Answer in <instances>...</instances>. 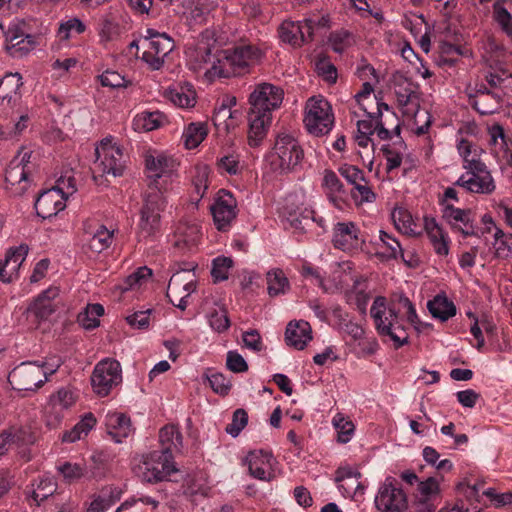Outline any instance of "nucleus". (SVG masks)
<instances>
[{
	"label": "nucleus",
	"instance_id": "obj_3",
	"mask_svg": "<svg viewBox=\"0 0 512 512\" xmlns=\"http://www.w3.org/2000/svg\"><path fill=\"white\" fill-rule=\"evenodd\" d=\"M283 99L284 91L280 86L267 82L255 86L249 96L248 142L250 146H257L266 136L272 120L271 113L281 106Z\"/></svg>",
	"mask_w": 512,
	"mask_h": 512
},
{
	"label": "nucleus",
	"instance_id": "obj_48",
	"mask_svg": "<svg viewBox=\"0 0 512 512\" xmlns=\"http://www.w3.org/2000/svg\"><path fill=\"white\" fill-rule=\"evenodd\" d=\"M28 177V170L24 166H21V162L18 158H13L5 172V181L7 184L14 186L15 184H21L26 181Z\"/></svg>",
	"mask_w": 512,
	"mask_h": 512
},
{
	"label": "nucleus",
	"instance_id": "obj_19",
	"mask_svg": "<svg viewBox=\"0 0 512 512\" xmlns=\"http://www.w3.org/2000/svg\"><path fill=\"white\" fill-rule=\"evenodd\" d=\"M333 245L344 252L359 250L364 243L360 229L353 222H338L333 228Z\"/></svg>",
	"mask_w": 512,
	"mask_h": 512
},
{
	"label": "nucleus",
	"instance_id": "obj_27",
	"mask_svg": "<svg viewBox=\"0 0 512 512\" xmlns=\"http://www.w3.org/2000/svg\"><path fill=\"white\" fill-rule=\"evenodd\" d=\"M106 426L108 434L117 443H121L132 432L130 418L122 413L108 414L106 416Z\"/></svg>",
	"mask_w": 512,
	"mask_h": 512
},
{
	"label": "nucleus",
	"instance_id": "obj_54",
	"mask_svg": "<svg viewBox=\"0 0 512 512\" xmlns=\"http://www.w3.org/2000/svg\"><path fill=\"white\" fill-rule=\"evenodd\" d=\"M57 469L68 482L77 481L85 475V467L78 463L65 462Z\"/></svg>",
	"mask_w": 512,
	"mask_h": 512
},
{
	"label": "nucleus",
	"instance_id": "obj_34",
	"mask_svg": "<svg viewBox=\"0 0 512 512\" xmlns=\"http://www.w3.org/2000/svg\"><path fill=\"white\" fill-rule=\"evenodd\" d=\"M183 437L178 428L174 425H166L159 432L161 451L170 452L174 455L182 447Z\"/></svg>",
	"mask_w": 512,
	"mask_h": 512
},
{
	"label": "nucleus",
	"instance_id": "obj_57",
	"mask_svg": "<svg viewBox=\"0 0 512 512\" xmlns=\"http://www.w3.org/2000/svg\"><path fill=\"white\" fill-rule=\"evenodd\" d=\"M352 198L359 203L363 202H373L376 199V194L372 191V189L367 185V181H359L357 184L353 185V189L351 190Z\"/></svg>",
	"mask_w": 512,
	"mask_h": 512
},
{
	"label": "nucleus",
	"instance_id": "obj_64",
	"mask_svg": "<svg viewBox=\"0 0 512 512\" xmlns=\"http://www.w3.org/2000/svg\"><path fill=\"white\" fill-rule=\"evenodd\" d=\"M316 69L318 74L328 83H335L337 80V69L336 67L327 60H319L316 63Z\"/></svg>",
	"mask_w": 512,
	"mask_h": 512
},
{
	"label": "nucleus",
	"instance_id": "obj_46",
	"mask_svg": "<svg viewBox=\"0 0 512 512\" xmlns=\"http://www.w3.org/2000/svg\"><path fill=\"white\" fill-rule=\"evenodd\" d=\"M332 424L337 431V440L340 443H347L351 440L355 426L351 420L346 418L343 414L337 413L333 419Z\"/></svg>",
	"mask_w": 512,
	"mask_h": 512
},
{
	"label": "nucleus",
	"instance_id": "obj_24",
	"mask_svg": "<svg viewBox=\"0 0 512 512\" xmlns=\"http://www.w3.org/2000/svg\"><path fill=\"white\" fill-rule=\"evenodd\" d=\"M322 187L329 201L338 209L346 205L347 192L343 183L333 170L324 171Z\"/></svg>",
	"mask_w": 512,
	"mask_h": 512
},
{
	"label": "nucleus",
	"instance_id": "obj_35",
	"mask_svg": "<svg viewBox=\"0 0 512 512\" xmlns=\"http://www.w3.org/2000/svg\"><path fill=\"white\" fill-rule=\"evenodd\" d=\"M207 135L208 127L205 122H191L184 128L182 139L186 148L194 149L199 146Z\"/></svg>",
	"mask_w": 512,
	"mask_h": 512
},
{
	"label": "nucleus",
	"instance_id": "obj_52",
	"mask_svg": "<svg viewBox=\"0 0 512 512\" xmlns=\"http://www.w3.org/2000/svg\"><path fill=\"white\" fill-rule=\"evenodd\" d=\"M98 78L102 86L113 89L127 87L130 84L123 75L111 70H106Z\"/></svg>",
	"mask_w": 512,
	"mask_h": 512
},
{
	"label": "nucleus",
	"instance_id": "obj_11",
	"mask_svg": "<svg viewBox=\"0 0 512 512\" xmlns=\"http://www.w3.org/2000/svg\"><path fill=\"white\" fill-rule=\"evenodd\" d=\"M210 212L216 229L220 232L229 231L238 214L236 198L230 191L220 189L210 205Z\"/></svg>",
	"mask_w": 512,
	"mask_h": 512
},
{
	"label": "nucleus",
	"instance_id": "obj_14",
	"mask_svg": "<svg viewBox=\"0 0 512 512\" xmlns=\"http://www.w3.org/2000/svg\"><path fill=\"white\" fill-rule=\"evenodd\" d=\"M145 166L148 178L150 179L147 189L150 186H158L159 190L164 191V185L171 178L178 163L175 159L162 152H153L145 156Z\"/></svg>",
	"mask_w": 512,
	"mask_h": 512
},
{
	"label": "nucleus",
	"instance_id": "obj_25",
	"mask_svg": "<svg viewBox=\"0 0 512 512\" xmlns=\"http://www.w3.org/2000/svg\"><path fill=\"white\" fill-rule=\"evenodd\" d=\"M311 339L312 330L307 321H292L288 324L285 332V340L288 345L293 346L298 350H302L306 347L308 342L311 341Z\"/></svg>",
	"mask_w": 512,
	"mask_h": 512
},
{
	"label": "nucleus",
	"instance_id": "obj_32",
	"mask_svg": "<svg viewBox=\"0 0 512 512\" xmlns=\"http://www.w3.org/2000/svg\"><path fill=\"white\" fill-rule=\"evenodd\" d=\"M491 71L486 75V81L493 90L503 93L504 89L512 88V73L502 64H490Z\"/></svg>",
	"mask_w": 512,
	"mask_h": 512
},
{
	"label": "nucleus",
	"instance_id": "obj_8",
	"mask_svg": "<svg viewBox=\"0 0 512 512\" xmlns=\"http://www.w3.org/2000/svg\"><path fill=\"white\" fill-rule=\"evenodd\" d=\"M36 441L29 427L12 425L0 432V456L16 451L25 461L30 460L29 447Z\"/></svg>",
	"mask_w": 512,
	"mask_h": 512
},
{
	"label": "nucleus",
	"instance_id": "obj_30",
	"mask_svg": "<svg viewBox=\"0 0 512 512\" xmlns=\"http://www.w3.org/2000/svg\"><path fill=\"white\" fill-rule=\"evenodd\" d=\"M456 148L462 158L463 169H470L478 163H483L481 160L483 150L477 144L461 137L456 140Z\"/></svg>",
	"mask_w": 512,
	"mask_h": 512
},
{
	"label": "nucleus",
	"instance_id": "obj_15",
	"mask_svg": "<svg viewBox=\"0 0 512 512\" xmlns=\"http://www.w3.org/2000/svg\"><path fill=\"white\" fill-rule=\"evenodd\" d=\"M43 369L38 362H22L8 375V382L18 391H34L40 388L45 379H42Z\"/></svg>",
	"mask_w": 512,
	"mask_h": 512
},
{
	"label": "nucleus",
	"instance_id": "obj_22",
	"mask_svg": "<svg viewBox=\"0 0 512 512\" xmlns=\"http://www.w3.org/2000/svg\"><path fill=\"white\" fill-rule=\"evenodd\" d=\"M59 293V288L49 287L35 299L30 310L38 319L47 320L61 303Z\"/></svg>",
	"mask_w": 512,
	"mask_h": 512
},
{
	"label": "nucleus",
	"instance_id": "obj_37",
	"mask_svg": "<svg viewBox=\"0 0 512 512\" xmlns=\"http://www.w3.org/2000/svg\"><path fill=\"white\" fill-rule=\"evenodd\" d=\"M96 424V418L92 413L86 414L71 430L64 432L62 441L73 443L88 435Z\"/></svg>",
	"mask_w": 512,
	"mask_h": 512
},
{
	"label": "nucleus",
	"instance_id": "obj_17",
	"mask_svg": "<svg viewBox=\"0 0 512 512\" xmlns=\"http://www.w3.org/2000/svg\"><path fill=\"white\" fill-rule=\"evenodd\" d=\"M443 220L449 225L453 232L461 233L463 238L470 236L480 237L478 228L474 224L471 209H462L454 205H445L441 209Z\"/></svg>",
	"mask_w": 512,
	"mask_h": 512
},
{
	"label": "nucleus",
	"instance_id": "obj_12",
	"mask_svg": "<svg viewBox=\"0 0 512 512\" xmlns=\"http://www.w3.org/2000/svg\"><path fill=\"white\" fill-rule=\"evenodd\" d=\"M143 44L147 50L142 54L141 59L145 61L151 69L159 70L163 64V58L172 51L174 47L173 40L165 33H159L153 29H147L143 37Z\"/></svg>",
	"mask_w": 512,
	"mask_h": 512
},
{
	"label": "nucleus",
	"instance_id": "obj_59",
	"mask_svg": "<svg viewBox=\"0 0 512 512\" xmlns=\"http://www.w3.org/2000/svg\"><path fill=\"white\" fill-rule=\"evenodd\" d=\"M338 172L344 177L348 183L355 185L359 181L365 182V175L363 170L354 165L343 164L338 168Z\"/></svg>",
	"mask_w": 512,
	"mask_h": 512
},
{
	"label": "nucleus",
	"instance_id": "obj_2",
	"mask_svg": "<svg viewBox=\"0 0 512 512\" xmlns=\"http://www.w3.org/2000/svg\"><path fill=\"white\" fill-rule=\"evenodd\" d=\"M438 482L430 477L419 484V495L408 505L400 481L387 477L375 496V506L380 512H435L434 499L438 495Z\"/></svg>",
	"mask_w": 512,
	"mask_h": 512
},
{
	"label": "nucleus",
	"instance_id": "obj_56",
	"mask_svg": "<svg viewBox=\"0 0 512 512\" xmlns=\"http://www.w3.org/2000/svg\"><path fill=\"white\" fill-rule=\"evenodd\" d=\"M329 43L333 51L342 53L351 45V33L346 30L332 32L329 36Z\"/></svg>",
	"mask_w": 512,
	"mask_h": 512
},
{
	"label": "nucleus",
	"instance_id": "obj_61",
	"mask_svg": "<svg viewBox=\"0 0 512 512\" xmlns=\"http://www.w3.org/2000/svg\"><path fill=\"white\" fill-rule=\"evenodd\" d=\"M53 188L57 190L58 194L61 193L62 195L69 197L77 191L76 180L74 176L66 174L57 180V183Z\"/></svg>",
	"mask_w": 512,
	"mask_h": 512
},
{
	"label": "nucleus",
	"instance_id": "obj_41",
	"mask_svg": "<svg viewBox=\"0 0 512 512\" xmlns=\"http://www.w3.org/2000/svg\"><path fill=\"white\" fill-rule=\"evenodd\" d=\"M268 294L272 297L285 294L289 288V280L281 269H274L267 273Z\"/></svg>",
	"mask_w": 512,
	"mask_h": 512
},
{
	"label": "nucleus",
	"instance_id": "obj_16",
	"mask_svg": "<svg viewBox=\"0 0 512 512\" xmlns=\"http://www.w3.org/2000/svg\"><path fill=\"white\" fill-rule=\"evenodd\" d=\"M25 26L24 22L13 21L5 30L4 25L0 22V33L5 37L6 49L13 57L26 54L35 45L34 36L26 33Z\"/></svg>",
	"mask_w": 512,
	"mask_h": 512
},
{
	"label": "nucleus",
	"instance_id": "obj_40",
	"mask_svg": "<svg viewBox=\"0 0 512 512\" xmlns=\"http://www.w3.org/2000/svg\"><path fill=\"white\" fill-rule=\"evenodd\" d=\"M482 48L490 64H502V61L506 58V48L493 35H487L483 41Z\"/></svg>",
	"mask_w": 512,
	"mask_h": 512
},
{
	"label": "nucleus",
	"instance_id": "obj_58",
	"mask_svg": "<svg viewBox=\"0 0 512 512\" xmlns=\"http://www.w3.org/2000/svg\"><path fill=\"white\" fill-rule=\"evenodd\" d=\"M310 217H313V210L305 209L299 215L290 214L287 222L295 230L306 232L310 228Z\"/></svg>",
	"mask_w": 512,
	"mask_h": 512
},
{
	"label": "nucleus",
	"instance_id": "obj_51",
	"mask_svg": "<svg viewBox=\"0 0 512 512\" xmlns=\"http://www.w3.org/2000/svg\"><path fill=\"white\" fill-rule=\"evenodd\" d=\"M248 423V414L244 409H236L232 415V421L229 423L225 431L232 437H237Z\"/></svg>",
	"mask_w": 512,
	"mask_h": 512
},
{
	"label": "nucleus",
	"instance_id": "obj_21",
	"mask_svg": "<svg viewBox=\"0 0 512 512\" xmlns=\"http://www.w3.org/2000/svg\"><path fill=\"white\" fill-rule=\"evenodd\" d=\"M28 253L26 245L10 248L4 260H0V280L10 283L18 277V271Z\"/></svg>",
	"mask_w": 512,
	"mask_h": 512
},
{
	"label": "nucleus",
	"instance_id": "obj_5",
	"mask_svg": "<svg viewBox=\"0 0 512 512\" xmlns=\"http://www.w3.org/2000/svg\"><path fill=\"white\" fill-rule=\"evenodd\" d=\"M304 124L308 132L317 137L332 130L334 114L330 103L323 96H313L307 100Z\"/></svg>",
	"mask_w": 512,
	"mask_h": 512
},
{
	"label": "nucleus",
	"instance_id": "obj_18",
	"mask_svg": "<svg viewBox=\"0 0 512 512\" xmlns=\"http://www.w3.org/2000/svg\"><path fill=\"white\" fill-rule=\"evenodd\" d=\"M273 150L282 170H290L299 164L304 156L298 141L290 135H279Z\"/></svg>",
	"mask_w": 512,
	"mask_h": 512
},
{
	"label": "nucleus",
	"instance_id": "obj_42",
	"mask_svg": "<svg viewBox=\"0 0 512 512\" xmlns=\"http://www.w3.org/2000/svg\"><path fill=\"white\" fill-rule=\"evenodd\" d=\"M113 241V231L108 230L105 226H99L96 231L91 234L88 239V249L94 253H101L110 247Z\"/></svg>",
	"mask_w": 512,
	"mask_h": 512
},
{
	"label": "nucleus",
	"instance_id": "obj_9",
	"mask_svg": "<svg viewBox=\"0 0 512 512\" xmlns=\"http://www.w3.org/2000/svg\"><path fill=\"white\" fill-rule=\"evenodd\" d=\"M121 382L122 369L116 359L105 358L95 365L91 375V385L98 396H108Z\"/></svg>",
	"mask_w": 512,
	"mask_h": 512
},
{
	"label": "nucleus",
	"instance_id": "obj_20",
	"mask_svg": "<svg viewBox=\"0 0 512 512\" xmlns=\"http://www.w3.org/2000/svg\"><path fill=\"white\" fill-rule=\"evenodd\" d=\"M249 473L252 477L269 481L273 477V464L275 459L270 452L258 450L251 451L245 458Z\"/></svg>",
	"mask_w": 512,
	"mask_h": 512
},
{
	"label": "nucleus",
	"instance_id": "obj_50",
	"mask_svg": "<svg viewBox=\"0 0 512 512\" xmlns=\"http://www.w3.org/2000/svg\"><path fill=\"white\" fill-rule=\"evenodd\" d=\"M86 29L85 24L78 18H71L62 22L58 29V37L61 41H66L75 34H82Z\"/></svg>",
	"mask_w": 512,
	"mask_h": 512
},
{
	"label": "nucleus",
	"instance_id": "obj_31",
	"mask_svg": "<svg viewBox=\"0 0 512 512\" xmlns=\"http://www.w3.org/2000/svg\"><path fill=\"white\" fill-rule=\"evenodd\" d=\"M431 315L442 322L456 315V306L445 294H438L427 303Z\"/></svg>",
	"mask_w": 512,
	"mask_h": 512
},
{
	"label": "nucleus",
	"instance_id": "obj_39",
	"mask_svg": "<svg viewBox=\"0 0 512 512\" xmlns=\"http://www.w3.org/2000/svg\"><path fill=\"white\" fill-rule=\"evenodd\" d=\"M392 219L399 231L410 236L420 235V232L417 231V224L407 209L402 207L394 209Z\"/></svg>",
	"mask_w": 512,
	"mask_h": 512
},
{
	"label": "nucleus",
	"instance_id": "obj_43",
	"mask_svg": "<svg viewBox=\"0 0 512 512\" xmlns=\"http://www.w3.org/2000/svg\"><path fill=\"white\" fill-rule=\"evenodd\" d=\"M164 120L163 114L159 111H144L134 118L133 126L135 130L152 131L158 129Z\"/></svg>",
	"mask_w": 512,
	"mask_h": 512
},
{
	"label": "nucleus",
	"instance_id": "obj_63",
	"mask_svg": "<svg viewBox=\"0 0 512 512\" xmlns=\"http://www.w3.org/2000/svg\"><path fill=\"white\" fill-rule=\"evenodd\" d=\"M381 151L386 159V169L388 172L400 167L402 163V155L390 145H383Z\"/></svg>",
	"mask_w": 512,
	"mask_h": 512
},
{
	"label": "nucleus",
	"instance_id": "obj_29",
	"mask_svg": "<svg viewBox=\"0 0 512 512\" xmlns=\"http://www.w3.org/2000/svg\"><path fill=\"white\" fill-rule=\"evenodd\" d=\"M122 490L118 487H105L93 499L87 509L88 512H106L121 499Z\"/></svg>",
	"mask_w": 512,
	"mask_h": 512
},
{
	"label": "nucleus",
	"instance_id": "obj_33",
	"mask_svg": "<svg viewBox=\"0 0 512 512\" xmlns=\"http://www.w3.org/2000/svg\"><path fill=\"white\" fill-rule=\"evenodd\" d=\"M22 77L19 73L6 74L0 79V104L11 105L16 100L19 88L22 86Z\"/></svg>",
	"mask_w": 512,
	"mask_h": 512
},
{
	"label": "nucleus",
	"instance_id": "obj_60",
	"mask_svg": "<svg viewBox=\"0 0 512 512\" xmlns=\"http://www.w3.org/2000/svg\"><path fill=\"white\" fill-rule=\"evenodd\" d=\"M300 273L304 278L310 279L313 284L321 287L326 291V287L324 285V275L322 274L320 268L315 267L309 263H305L303 264Z\"/></svg>",
	"mask_w": 512,
	"mask_h": 512
},
{
	"label": "nucleus",
	"instance_id": "obj_36",
	"mask_svg": "<svg viewBox=\"0 0 512 512\" xmlns=\"http://www.w3.org/2000/svg\"><path fill=\"white\" fill-rule=\"evenodd\" d=\"M232 105H236V98L227 97L223 100L221 105L215 109L213 115V122L218 129L223 127L226 131H229L230 129L236 126L235 121H229V118H231L233 115Z\"/></svg>",
	"mask_w": 512,
	"mask_h": 512
},
{
	"label": "nucleus",
	"instance_id": "obj_49",
	"mask_svg": "<svg viewBox=\"0 0 512 512\" xmlns=\"http://www.w3.org/2000/svg\"><path fill=\"white\" fill-rule=\"evenodd\" d=\"M233 266L231 258L219 256L212 262L211 275L215 282L227 280L229 277V270Z\"/></svg>",
	"mask_w": 512,
	"mask_h": 512
},
{
	"label": "nucleus",
	"instance_id": "obj_28",
	"mask_svg": "<svg viewBox=\"0 0 512 512\" xmlns=\"http://www.w3.org/2000/svg\"><path fill=\"white\" fill-rule=\"evenodd\" d=\"M491 98L492 100L502 101V93L498 90H493L485 83L476 85L475 94L470 96V103L473 108L482 115H489L495 112V107H481L484 100Z\"/></svg>",
	"mask_w": 512,
	"mask_h": 512
},
{
	"label": "nucleus",
	"instance_id": "obj_45",
	"mask_svg": "<svg viewBox=\"0 0 512 512\" xmlns=\"http://www.w3.org/2000/svg\"><path fill=\"white\" fill-rule=\"evenodd\" d=\"M59 196L57 190L54 188L43 191L35 201V209L37 215L42 218H49L53 216L52 206L55 198Z\"/></svg>",
	"mask_w": 512,
	"mask_h": 512
},
{
	"label": "nucleus",
	"instance_id": "obj_62",
	"mask_svg": "<svg viewBox=\"0 0 512 512\" xmlns=\"http://www.w3.org/2000/svg\"><path fill=\"white\" fill-rule=\"evenodd\" d=\"M210 387L220 395H226L230 391L231 384L221 373H213L208 377Z\"/></svg>",
	"mask_w": 512,
	"mask_h": 512
},
{
	"label": "nucleus",
	"instance_id": "obj_6",
	"mask_svg": "<svg viewBox=\"0 0 512 512\" xmlns=\"http://www.w3.org/2000/svg\"><path fill=\"white\" fill-rule=\"evenodd\" d=\"M263 57L262 50L254 43L242 41L236 44L232 49L225 51V63L230 70H220V75L229 77L230 74L242 75L249 71L250 67L260 62Z\"/></svg>",
	"mask_w": 512,
	"mask_h": 512
},
{
	"label": "nucleus",
	"instance_id": "obj_4",
	"mask_svg": "<svg viewBox=\"0 0 512 512\" xmlns=\"http://www.w3.org/2000/svg\"><path fill=\"white\" fill-rule=\"evenodd\" d=\"M167 205L165 191L158 186H150L143 197V205L140 210L138 222V234L140 238H156L161 233V213Z\"/></svg>",
	"mask_w": 512,
	"mask_h": 512
},
{
	"label": "nucleus",
	"instance_id": "obj_53",
	"mask_svg": "<svg viewBox=\"0 0 512 512\" xmlns=\"http://www.w3.org/2000/svg\"><path fill=\"white\" fill-rule=\"evenodd\" d=\"M217 168L220 173L229 175H237L241 172V166L237 155H224L217 160Z\"/></svg>",
	"mask_w": 512,
	"mask_h": 512
},
{
	"label": "nucleus",
	"instance_id": "obj_7",
	"mask_svg": "<svg viewBox=\"0 0 512 512\" xmlns=\"http://www.w3.org/2000/svg\"><path fill=\"white\" fill-rule=\"evenodd\" d=\"M95 153L97 156L96 171L94 172V179L98 182L97 172L99 176L111 175L114 178L123 175L126 168V159L122 149L112 143L111 139L105 138L96 147Z\"/></svg>",
	"mask_w": 512,
	"mask_h": 512
},
{
	"label": "nucleus",
	"instance_id": "obj_55",
	"mask_svg": "<svg viewBox=\"0 0 512 512\" xmlns=\"http://www.w3.org/2000/svg\"><path fill=\"white\" fill-rule=\"evenodd\" d=\"M494 20L499 24L502 31L508 36L512 37V15L504 7L495 5L493 12Z\"/></svg>",
	"mask_w": 512,
	"mask_h": 512
},
{
	"label": "nucleus",
	"instance_id": "obj_26",
	"mask_svg": "<svg viewBox=\"0 0 512 512\" xmlns=\"http://www.w3.org/2000/svg\"><path fill=\"white\" fill-rule=\"evenodd\" d=\"M57 485L49 476H40L33 482L26 486L25 494L29 500H32L36 505L52 496L56 491Z\"/></svg>",
	"mask_w": 512,
	"mask_h": 512
},
{
	"label": "nucleus",
	"instance_id": "obj_38",
	"mask_svg": "<svg viewBox=\"0 0 512 512\" xmlns=\"http://www.w3.org/2000/svg\"><path fill=\"white\" fill-rule=\"evenodd\" d=\"M167 98L180 108H190L195 105V91L190 87L174 86L166 91Z\"/></svg>",
	"mask_w": 512,
	"mask_h": 512
},
{
	"label": "nucleus",
	"instance_id": "obj_1",
	"mask_svg": "<svg viewBox=\"0 0 512 512\" xmlns=\"http://www.w3.org/2000/svg\"><path fill=\"white\" fill-rule=\"evenodd\" d=\"M370 316L377 333L380 336H388L393 341L395 349L409 343L404 317L410 325L416 326L419 323L415 306L406 296H400L397 303H388L385 297L377 296L370 308Z\"/></svg>",
	"mask_w": 512,
	"mask_h": 512
},
{
	"label": "nucleus",
	"instance_id": "obj_47",
	"mask_svg": "<svg viewBox=\"0 0 512 512\" xmlns=\"http://www.w3.org/2000/svg\"><path fill=\"white\" fill-rule=\"evenodd\" d=\"M379 238L382 243V247L385 249L383 251V255L387 259H398L399 257H403L402 246L393 235L381 230Z\"/></svg>",
	"mask_w": 512,
	"mask_h": 512
},
{
	"label": "nucleus",
	"instance_id": "obj_23",
	"mask_svg": "<svg viewBox=\"0 0 512 512\" xmlns=\"http://www.w3.org/2000/svg\"><path fill=\"white\" fill-rule=\"evenodd\" d=\"M279 38L293 48H300L310 42L302 21L285 20L278 28Z\"/></svg>",
	"mask_w": 512,
	"mask_h": 512
},
{
	"label": "nucleus",
	"instance_id": "obj_10",
	"mask_svg": "<svg viewBox=\"0 0 512 512\" xmlns=\"http://www.w3.org/2000/svg\"><path fill=\"white\" fill-rule=\"evenodd\" d=\"M465 170V173L454 182V186L472 194L490 195L495 191L494 178L484 162Z\"/></svg>",
	"mask_w": 512,
	"mask_h": 512
},
{
	"label": "nucleus",
	"instance_id": "obj_44",
	"mask_svg": "<svg viewBox=\"0 0 512 512\" xmlns=\"http://www.w3.org/2000/svg\"><path fill=\"white\" fill-rule=\"evenodd\" d=\"M207 319L211 329L217 333L227 331L231 325L228 317V311L224 306L212 308L207 313Z\"/></svg>",
	"mask_w": 512,
	"mask_h": 512
},
{
	"label": "nucleus",
	"instance_id": "obj_13",
	"mask_svg": "<svg viewBox=\"0 0 512 512\" xmlns=\"http://www.w3.org/2000/svg\"><path fill=\"white\" fill-rule=\"evenodd\" d=\"M173 459L170 452L151 451L143 460L144 480L151 483L170 480V476L178 471Z\"/></svg>",
	"mask_w": 512,
	"mask_h": 512
}]
</instances>
